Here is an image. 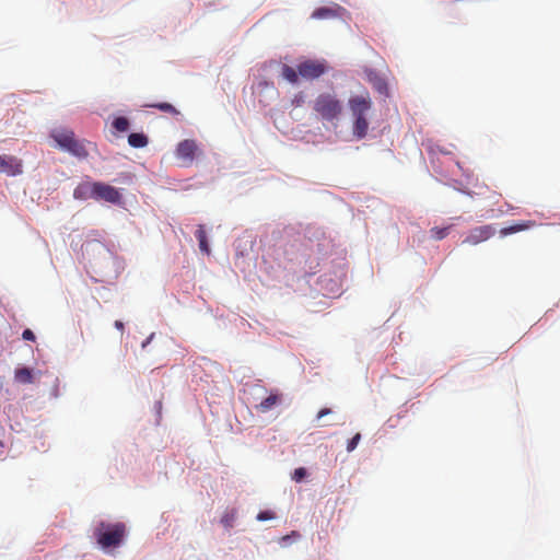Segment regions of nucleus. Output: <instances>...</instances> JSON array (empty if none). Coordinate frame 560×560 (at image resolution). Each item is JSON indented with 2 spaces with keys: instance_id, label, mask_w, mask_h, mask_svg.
I'll use <instances>...</instances> for the list:
<instances>
[{
  "instance_id": "obj_1",
  "label": "nucleus",
  "mask_w": 560,
  "mask_h": 560,
  "mask_svg": "<svg viewBox=\"0 0 560 560\" xmlns=\"http://www.w3.org/2000/svg\"><path fill=\"white\" fill-rule=\"evenodd\" d=\"M348 106L353 117L352 133L361 140L366 137L369 130L368 113L372 108V101L368 92L353 95L348 101Z\"/></svg>"
},
{
  "instance_id": "obj_2",
  "label": "nucleus",
  "mask_w": 560,
  "mask_h": 560,
  "mask_svg": "<svg viewBox=\"0 0 560 560\" xmlns=\"http://www.w3.org/2000/svg\"><path fill=\"white\" fill-rule=\"evenodd\" d=\"M313 110L322 121L336 122L343 113V104L334 93L324 92L313 102Z\"/></svg>"
},
{
  "instance_id": "obj_3",
  "label": "nucleus",
  "mask_w": 560,
  "mask_h": 560,
  "mask_svg": "<svg viewBox=\"0 0 560 560\" xmlns=\"http://www.w3.org/2000/svg\"><path fill=\"white\" fill-rule=\"evenodd\" d=\"M97 544L103 549L115 548L121 545L126 536V525L121 522H100L93 533Z\"/></svg>"
},
{
  "instance_id": "obj_4",
  "label": "nucleus",
  "mask_w": 560,
  "mask_h": 560,
  "mask_svg": "<svg viewBox=\"0 0 560 560\" xmlns=\"http://www.w3.org/2000/svg\"><path fill=\"white\" fill-rule=\"evenodd\" d=\"M327 66L323 61L305 60L298 66L299 74L306 80H314L323 75Z\"/></svg>"
},
{
  "instance_id": "obj_5",
  "label": "nucleus",
  "mask_w": 560,
  "mask_h": 560,
  "mask_svg": "<svg viewBox=\"0 0 560 560\" xmlns=\"http://www.w3.org/2000/svg\"><path fill=\"white\" fill-rule=\"evenodd\" d=\"M495 234V229L491 224L476 226L469 231L463 243L468 245H478Z\"/></svg>"
},
{
  "instance_id": "obj_6",
  "label": "nucleus",
  "mask_w": 560,
  "mask_h": 560,
  "mask_svg": "<svg viewBox=\"0 0 560 560\" xmlns=\"http://www.w3.org/2000/svg\"><path fill=\"white\" fill-rule=\"evenodd\" d=\"M95 200L119 203L121 195L117 188L102 182H95Z\"/></svg>"
},
{
  "instance_id": "obj_7",
  "label": "nucleus",
  "mask_w": 560,
  "mask_h": 560,
  "mask_svg": "<svg viewBox=\"0 0 560 560\" xmlns=\"http://www.w3.org/2000/svg\"><path fill=\"white\" fill-rule=\"evenodd\" d=\"M198 147L195 140L186 139L180 141L176 148V156L185 164H191Z\"/></svg>"
},
{
  "instance_id": "obj_8",
  "label": "nucleus",
  "mask_w": 560,
  "mask_h": 560,
  "mask_svg": "<svg viewBox=\"0 0 560 560\" xmlns=\"http://www.w3.org/2000/svg\"><path fill=\"white\" fill-rule=\"evenodd\" d=\"M0 173L16 176L22 173V161L13 155H0Z\"/></svg>"
},
{
  "instance_id": "obj_9",
  "label": "nucleus",
  "mask_w": 560,
  "mask_h": 560,
  "mask_svg": "<svg viewBox=\"0 0 560 560\" xmlns=\"http://www.w3.org/2000/svg\"><path fill=\"white\" fill-rule=\"evenodd\" d=\"M346 13V9L335 4L334 7H322L313 11L312 18L316 20L340 18Z\"/></svg>"
},
{
  "instance_id": "obj_10",
  "label": "nucleus",
  "mask_w": 560,
  "mask_h": 560,
  "mask_svg": "<svg viewBox=\"0 0 560 560\" xmlns=\"http://www.w3.org/2000/svg\"><path fill=\"white\" fill-rule=\"evenodd\" d=\"M50 136L62 150H67L75 138L72 130L62 128L54 129Z\"/></svg>"
},
{
  "instance_id": "obj_11",
  "label": "nucleus",
  "mask_w": 560,
  "mask_h": 560,
  "mask_svg": "<svg viewBox=\"0 0 560 560\" xmlns=\"http://www.w3.org/2000/svg\"><path fill=\"white\" fill-rule=\"evenodd\" d=\"M73 197L78 200L95 199V182L80 183L73 190Z\"/></svg>"
},
{
  "instance_id": "obj_12",
  "label": "nucleus",
  "mask_w": 560,
  "mask_h": 560,
  "mask_svg": "<svg viewBox=\"0 0 560 560\" xmlns=\"http://www.w3.org/2000/svg\"><path fill=\"white\" fill-rule=\"evenodd\" d=\"M282 401V395L279 393H270L268 397L261 400L258 405L255 406V409L260 413H266L275 408Z\"/></svg>"
},
{
  "instance_id": "obj_13",
  "label": "nucleus",
  "mask_w": 560,
  "mask_h": 560,
  "mask_svg": "<svg viewBox=\"0 0 560 560\" xmlns=\"http://www.w3.org/2000/svg\"><path fill=\"white\" fill-rule=\"evenodd\" d=\"M66 151H68L69 153L79 159H85L89 155V151L85 147V141L78 140L77 138H74V140L71 142V144L68 147Z\"/></svg>"
},
{
  "instance_id": "obj_14",
  "label": "nucleus",
  "mask_w": 560,
  "mask_h": 560,
  "mask_svg": "<svg viewBox=\"0 0 560 560\" xmlns=\"http://www.w3.org/2000/svg\"><path fill=\"white\" fill-rule=\"evenodd\" d=\"M15 381L21 384H32L34 382L32 370L28 368L18 369L14 374Z\"/></svg>"
},
{
  "instance_id": "obj_15",
  "label": "nucleus",
  "mask_w": 560,
  "mask_h": 560,
  "mask_svg": "<svg viewBox=\"0 0 560 560\" xmlns=\"http://www.w3.org/2000/svg\"><path fill=\"white\" fill-rule=\"evenodd\" d=\"M149 140L144 133L133 132L128 136V143L132 148H144Z\"/></svg>"
},
{
  "instance_id": "obj_16",
  "label": "nucleus",
  "mask_w": 560,
  "mask_h": 560,
  "mask_svg": "<svg viewBox=\"0 0 560 560\" xmlns=\"http://www.w3.org/2000/svg\"><path fill=\"white\" fill-rule=\"evenodd\" d=\"M237 517V510L236 509H231V510H226L223 515L221 516V524L230 529L233 527L234 525V522Z\"/></svg>"
},
{
  "instance_id": "obj_17",
  "label": "nucleus",
  "mask_w": 560,
  "mask_h": 560,
  "mask_svg": "<svg viewBox=\"0 0 560 560\" xmlns=\"http://www.w3.org/2000/svg\"><path fill=\"white\" fill-rule=\"evenodd\" d=\"M281 74L288 82L293 84L299 80V71L288 65L282 66Z\"/></svg>"
},
{
  "instance_id": "obj_18",
  "label": "nucleus",
  "mask_w": 560,
  "mask_h": 560,
  "mask_svg": "<svg viewBox=\"0 0 560 560\" xmlns=\"http://www.w3.org/2000/svg\"><path fill=\"white\" fill-rule=\"evenodd\" d=\"M149 107L160 109L161 112L168 113L173 116H176L179 114V112L170 103L162 102V103H155L148 105Z\"/></svg>"
},
{
  "instance_id": "obj_19",
  "label": "nucleus",
  "mask_w": 560,
  "mask_h": 560,
  "mask_svg": "<svg viewBox=\"0 0 560 560\" xmlns=\"http://www.w3.org/2000/svg\"><path fill=\"white\" fill-rule=\"evenodd\" d=\"M450 229H451V226H446V228L434 226L430 230V233L434 240L441 241L448 235Z\"/></svg>"
},
{
  "instance_id": "obj_20",
  "label": "nucleus",
  "mask_w": 560,
  "mask_h": 560,
  "mask_svg": "<svg viewBox=\"0 0 560 560\" xmlns=\"http://www.w3.org/2000/svg\"><path fill=\"white\" fill-rule=\"evenodd\" d=\"M113 127L119 132H125L129 129V120L122 116L117 117L113 121Z\"/></svg>"
},
{
  "instance_id": "obj_21",
  "label": "nucleus",
  "mask_w": 560,
  "mask_h": 560,
  "mask_svg": "<svg viewBox=\"0 0 560 560\" xmlns=\"http://www.w3.org/2000/svg\"><path fill=\"white\" fill-rule=\"evenodd\" d=\"M360 440H361V434L355 433L354 436L348 441L347 451L349 453L353 452L355 450V447L358 446Z\"/></svg>"
},
{
  "instance_id": "obj_22",
  "label": "nucleus",
  "mask_w": 560,
  "mask_h": 560,
  "mask_svg": "<svg viewBox=\"0 0 560 560\" xmlns=\"http://www.w3.org/2000/svg\"><path fill=\"white\" fill-rule=\"evenodd\" d=\"M306 469L304 467H299L293 471L292 479L296 482L302 481L306 476Z\"/></svg>"
},
{
  "instance_id": "obj_23",
  "label": "nucleus",
  "mask_w": 560,
  "mask_h": 560,
  "mask_svg": "<svg viewBox=\"0 0 560 560\" xmlns=\"http://www.w3.org/2000/svg\"><path fill=\"white\" fill-rule=\"evenodd\" d=\"M535 224H536L535 221H522V222L515 223L514 226H515L516 232H521V231H525L527 229L535 226Z\"/></svg>"
},
{
  "instance_id": "obj_24",
  "label": "nucleus",
  "mask_w": 560,
  "mask_h": 560,
  "mask_svg": "<svg viewBox=\"0 0 560 560\" xmlns=\"http://www.w3.org/2000/svg\"><path fill=\"white\" fill-rule=\"evenodd\" d=\"M276 517L275 513L271 511H261L257 514V520L260 522L273 520Z\"/></svg>"
},
{
  "instance_id": "obj_25",
  "label": "nucleus",
  "mask_w": 560,
  "mask_h": 560,
  "mask_svg": "<svg viewBox=\"0 0 560 560\" xmlns=\"http://www.w3.org/2000/svg\"><path fill=\"white\" fill-rule=\"evenodd\" d=\"M199 248L202 253L209 255L210 254V247H209V244H208V240L205 238V240H200L199 242Z\"/></svg>"
},
{
  "instance_id": "obj_26",
  "label": "nucleus",
  "mask_w": 560,
  "mask_h": 560,
  "mask_svg": "<svg viewBox=\"0 0 560 560\" xmlns=\"http://www.w3.org/2000/svg\"><path fill=\"white\" fill-rule=\"evenodd\" d=\"M304 103V94L302 92H300L299 94H296L294 96V98L292 100V104L295 106V107H299L301 106L302 104Z\"/></svg>"
},
{
  "instance_id": "obj_27",
  "label": "nucleus",
  "mask_w": 560,
  "mask_h": 560,
  "mask_svg": "<svg viewBox=\"0 0 560 560\" xmlns=\"http://www.w3.org/2000/svg\"><path fill=\"white\" fill-rule=\"evenodd\" d=\"M514 233H517L516 230H515L514 224L510 225V226H506V228H503L500 231L501 236H506V235L514 234Z\"/></svg>"
},
{
  "instance_id": "obj_28",
  "label": "nucleus",
  "mask_w": 560,
  "mask_h": 560,
  "mask_svg": "<svg viewBox=\"0 0 560 560\" xmlns=\"http://www.w3.org/2000/svg\"><path fill=\"white\" fill-rule=\"evenodd\" d=\"M196 237L198 240V242L200 240H205L207 238V233H206V230H205V226L203 225H199L197 231H196Z\"/></svg>"
},
{
  "instance_id": "obj_29",
  "label": "nucleus",
  "mask_w": 560,
  "mask_h": 560,
  "mask_svg": "<svg viewBox=\"0 0 560 560\" xmlns=\"http://www.w3.org/2000/svg\"><path fill=\"white\" fill-rule=\"evenodd\" d=\"M24 340L34 341L35 335L31 329H25L22 334Z\"/></svg>"
},
{
  "instance_id": "obj_30",
  "label": "nucleus",
  "mask_w": 560,
  "mask_h": 560,
  "mask_svg": "<svg viewBox=\"0 0 560 560\" xmlns=\"http://www.w3.org/2000/svg\"><path fill=\"white\" fill-rule=\"evenodd\" d=\"M332 412V410L330 408H323L318 411L317 413V419H322L323 417L327 416V415H330Z\"/></svg>"
},
{
  "instance_id": "obj_31",
  "label": "nucleus",
  "mask_w": 560,
  "mask_h": 560,
  "mask_svg": "<svg viewBox=\"0 0 560 560\" xmlns=\"http://www.w3.org/2000/svg\"><path fill=\"white\" fill-rule=\"evenodd\" d=\"M114 325H115V327H116L118 330L124 331V323H122V322H120V320H116Z\"/></svg>"
},
{
  "instance_id": "obj_32",
  "label": "nucleus",
  "mask_w": 560,
  "mask_h": 560,
  "mask_svg": "<svg viewBox=\"0 0 560 560\" xmlns=\"http://www.w3.org/2000/svg\"><path fill=\"white\" fill-rule=\"evenodd\" d=\"M292 536H294V537L299 538V537H300V534H299V533H296V532H292Z\"/></svg>"
},
{
  "instance_id": "obj_33",
  "label": "nucleus",
  "mask_w": 560,
  "mask_h": 560,
  "mask_svg": "<svg viewBox=\"0 0 560 560\" xmlns=\"http://www.w3.org/2000/svg\"><path fill=\"white\" fill-rule=\"evenodd\" d=\"M149 341H150V338L145 342L142 343V347H145Z\"/></svg>"
},
{
  "instance_id": "obj_34",
  "label": "nucleus",
  "mask_w": 560,
  "mask_h": 560,
  "mask_svg": "<svg viewBox=\"0 0 560 560\" xmlns=\"http://www.w3.org/2000/svg\"><path fill=\"white\" fill-rule=\"evenodd\" d=\"M289 538H290V536H284L282 539H283V540H287V539H289Z\"/></svg>"
}]
</instances>
